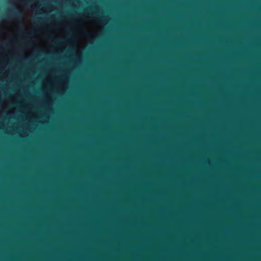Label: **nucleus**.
<instances>
[{
	"mask_svg": "<svg viewBox=\"0 0 261 261\" xmlns=\"http://www.w3.org/2000/svg\"><path fill=\"white\" fill-rule=\"evenodd\" d=\"M22 12L17 8L16 7L10 10V13L7 14L5 16L6 17L17 18L22 15Z\"/></svg>",
	"mask_w": 261,
	"mask_h": 261,
	"instance_id": "obj_1",
	"label": "nucleus"
},
{
	"mask_svg": "<svg viewBox=\"0 0 261 261\" xmlns=\"http://www.w3.org/2000/svg\"><path fill=\"white\" fill-rule=\"evenodd\" d=\"M34 32H27L25 33V34L27 35L28 36H30V35H32L33 34H34Z\"/></svg>",
	"mask_w": 261,
	"mask_h": 261,
	"instance_id": "obj_2",
	"label": "nucleus"
},
{
	"mask_svg": "<svg viewBox=\"0 0 261 261\" xmlns=\"http://www.w3.org/2000/svg\"><path fill=\"white\" fill-rule=\"evenodd\" d=\"M30 1H25V4L27 6H29V5H30Z\"/></svg>",
	"mask_w": 261,
	"mask_h": 261,
	"instance_id": "obj_3",
	"label": "nucleus"
}]
</instances>
